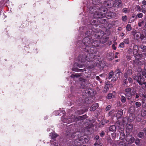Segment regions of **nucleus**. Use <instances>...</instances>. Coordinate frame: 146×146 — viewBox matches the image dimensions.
Returning <instances> with one entry per match:
<instances>
[{"label":"nucleus","instance_id":"f257e3e1","mask_svg":"<svg viewBox=\"0 0 146 146\" xmlns=\"http://www.w3.org/2000/svg\"><path fill=\"white\" fill-rule=\"evenodd\" d=\"M83 43L86 46V51L89 52V49L88 47H94L98 46L97 44L95 45L96 41L94 42L92 39H90V37H86L84 38L83 40Z\"/></svg>","mask_w":146,"mask_h":146},{"label":"nucleus","instance_id":"f03ea898","mask_svg":"<svg viewBox=\"0 0 146 146\" xmlns=\"http://www.w3.org/2000/svg\"><path fill=\"white\" fill-rule=\"evenodd\" d=\"M124 91L125 93V96L127 99L128 100L131 99L132 96L135 93L133 88H128L125 89Z\"/></svg>","mask_w":146,"mask_h":146},{"label":"nucleus","instance_id":"7ed1b4c3","mask_svg":"<svg viewBox=\"0 0 146 146\" xmlns=\"http://www.w3.org/2000/svg\"><path fill=\"white\" fill-rule=\"evenodd\" d=\"M96 7H91L89 8V11L90 13L94 14L95 17L97 18H102L105 16L104 14L101 13H98L97 11H95Z\"/></svg>","mask_w":146,"mask_h":146},{"label":"nucleus","instance_id":"20e7f679","mask_svg":"<svg viewBox=\"0 0 146 146\" xmlns=\"http://www.w3.org/2000/svg\"><path fill=\"white\" fill-rule=\"evenodd\" d=\"M84 67V64H79L78 63H75L74 64V67L72 68V70L73 71L77 72H83L84 71H86V70L84 69H78L77 68V67L80 68H83Z\"/></svg>","mask_w":146,"mask_h":146},{"label":"nucleus","instance_id":"39448f33","mask_svg":"<svg viewBox=\"0 0 146 146\" xmlns=\"http://www.w3.org/2000/svg\"><path fill=\"white\" fill-rule=\"evenodd\" d=\"M86 115H85L82 116L78 117L77 118H75L74 115H72L71 117V118H69L70 119V121L69 122L67 121H66V122L70 123L74 122V121L77 120H82L86 118Z\"/></svg>","mask_w":146,"mask_h":146},{"label":"nucleus","instance_id":"423d86ee","mask_svg":"<svg viewBox=\"0 0 146 146\" xmlns=\"http://www.w3.org/2000/svg\"><path fill=\"white\" fill-rule=\"evenodd\" d=\"M89 59H90V58H87V56H86V55H80L78 57V61L82 63L85 62L87 61H89L88 60Z\"/></svg>","mask_w":146,"mask_h":146},{"label":"nucleus","instance_id":"0eeeda50","mask_svg":"<svg viewBox=\"0 0 146 146\" xmlns=\"http://www.w3.org/2000/svg\"><path fill=\"white\" fill-rule=\"evenodd\" d=\"M132 35L134 36V38L136 39H138L139 38L141 35L140 32H137L135 30H133L131 31Z\"/></svg>","mask_w":146,"mask_h":146},{"label":"nucleus","instance_id":"6e6552de","mask_svg":"<svg viewBox=\"0 0 146 146\" xmlns=\"http://www.w3.org/2000/svg\"><path fill=\"white\" fill-rule=\"evenodd\" d=\"M126 141L128 142L129 143L131 144L134 141L135 138L133 137L131 135H128L126 137Z\"/></svg>","mask_w":146,"mask_h":146},{"label":"nucleus","instance_id":"1a4fd4ad","mask_svg":"<svg viewBox=\"0 0 146 146\" xmlns=\"http://www.w3.org/2000/svg\"><path fill=\"white\" fill-rule=\"evenodd\" d=\"M116 125L118 126L119 129L122 131L124 129V124L122 123L121 122H119V120H118V121L116 123Z\"/></svg>","mask_w":146,"mask_h":146},{"label":"nucleus","instance_id":"9d476101","mask_svg":"<svg viewBox=\"0 0 146 146\" xmlns=\"http://www.w3.org/2000/svg\"><path fill=\"white\" fill-rule=\"evenodd\" d=\"M133 64L138 66H140L141 65H143L145 63V62L143 60H137V61H136L135 60H133Z\"/></svg>","mask_w":146,"mask_h":146},{"label":"nucleus","instance_id":"9b49d317","mask_svg":"<svg viewBox=\"0 0 146 146\" xmlns=\"http://www.w3.org/2000/svg\"><path fill=\"white\" fill-rule=\"evenodd\" d=\"M133 126L131 124H127L126 126V130L128 131H131L133 129Z\"/></svg>","mask_w":146,"mask_h":146},{"label":"nucleus","instance_id":"f8f14e48","mask_svg":"<svg viewBox=\"0 0 146 146\" xmlns=\"http://www.w3.org/2000/svg\"><path fill=\"white\" fill-rule=\"evenodd\" d=\"M142 78V76L140 74H138L137 76H135L133 77V79L136 80L138 82L141 80Z\"/></svg>","mask_w":146,"mask_h":146},{"label":"nucleus","instance_id":"ddd939ff","mask_svg":"<svg viewBox=\"0 0 146 146\" xmlns=\"http://www.w3.org/2000/svg\"><path fill=\"white\" fill-rule=\"evenodd\" d=\"M116 2L113 4V6L115 7H121L122 6V3L119 1H115Z\"/></svg>","mask_w":146,"mask_h":146},{"label":"nucleus","instance_id":"4468645a","mask_svg":"<svg viewBox=\"0 0 146 146\" xmlns=\"http://www.w3.org/2000/svg\"><path fill=\"white\" fill-rule=\"evenodd\" d=\"M133 54L134 55L137 54L139 49L138 46L136 45H134L133 47Z\"/></svg>","mask_w":146,"mask_h":146},{"label":"nucleus","instance_id":"2eb2a0df","mask_svg":"<svg viewBox=\"0 0 146 146\" xmlns=\"http://www.w3.org/2000/svg\"><path fill=\"white\" fill-rule=\"evenodd\" d=\"M135 57V59L134 60H135L136 61L137 60L138 61L142 59L143 57V55L141 54H137L136 55H134Z\"/></svg>","mask_w":146,"mask_h":146},{"label":"nucleus","instance_id":"dca6fc26","mask_svg":"<svg viewBox=\"0 0 146 146\" xmlns=\"http://www.w3.org/2000/svg\"><path fill=\"white\" fill-rule=\"evenodd\" d=\"M123 111L122 110H120L118 111L116 114V117L118 119H120L123 114Z\"/></svg>","mask_w":146,"mask_h":146},{"label":"nucleus","instance_id":"f3484780","mask_svg":"<svg viewBox=\"0 0 146 146\" xmlns=\"http://www.w3.org/2000/svg\"><path fill=\"white\" fill-rule=\"evenodd\" d=\"M98 103H96L92 106L90 108V111H94L98 108Z\"/></svg>","mask_w":146,"mask_h":146},{"label":"nucleus","instance_id":"a211bd4d","mask_svg":"<svg viewBox=\"0 0 146 146\" xmlns=\"http://www.w3.org/2000/svg\"><path fill=\"white\" fill-rule=\"evenodd\" d=\"M109 130L110 131L112 132L115 131H116V127L114 125H113L109 127Z\"/></svg>","mask_w":146,"mask_h":146},{"label":"nucleus","instance_id":"6ab92c4d","mask_svg":"<svg viewBox=\"0 0 146 146\" xmlns=\"http://www.w3.org/2000/svg\"><path fill=\"white\" fill-rule=\"evenodd\" d=\"M135 110V108L134 106H131L129 110V111L131 113H134Z\"/></svg>","mask_w":146,"mask_h":146},{"label":"nucleus","instance_id":"aec40b11","mask_svg":"<svg viewBox=\"0 0 146 146\" xmlns=\"http://www.w3.org/2000/svg\"><path fill=\"white\" fill-rule=\"evenodd\" d=\"M138 83L140 85L146 84V82H144V79L143 77L141 79V80Z\"/></svg>","mask_w":146,"mask_h":146},{"label":"nucleus","instance_id":"412c9836","mask_svg":"<svg viewBox=\"0 0 146 146\" xmlns=\"http://www.w3.org/2000/svg\"><path fill=\"white\" fill-rule=\"evenodd\" d=\"M135 143L136 145L140 146V139L137 138H136L135 140Z\"/></svg>","mask_w":146,"mask_h":146},{"label":"nucleus","instance_id":"4be33fe9","mask_svg":"<svg viewBox=\"0 0 146 146\" xmlns=\"http://www.w3.org/2000/svg\"><path fill=\"white\" fill-rule=\"evenodd\" d=\"M143 15L142 13H139L137 14V16H136L135 19H137V16L139 18H141L142 17Z\"/></svg>","mask_w":146,"mask_h":146},{"label":"nucleus","instance_id":"5701e85b","mask_svg":"<svg viewBox=\"0 0 146 146\" xmlns=\"http://www.w3.org/2000/svg\"><path fill=\"white\" fill-rule=\"evenodd\" d=\"M132 29L131 25L130 24H128L127 25L126 27V29L127 31H130Z\"/></svg>","mask_w":146,"mask_h":146},{"label":"nucleus","instance_id":"b1692460","mask_svg":"<svg viewBox=\"0 0 146 146\" xmlns=\"http://www.w3.org/2000/svg\"><path fill=\"white\" fill-rule=\"evenodd\" d=\"M109 90V85L106 84L105 85L103 92H106Z\"/></svg>","mask_w":146,"mask_h":146},{"label":"nucleus","instance_id":"393cba45","mask_svg":"<svg viewBox=\"0 0 146 146\" xmlns=\"http://www.w3.org/2000/svg\"><path fill=\"white\" fill-rule=\"evenodd\" d=\"M144 136V133L143 132H139L137 135V136L138 137L141 138H142Z\"/></svg>","mask_w":146,"mask_h":146},{"label":"nucleus","instance_id":"a878e982","mask_svg":"<svg viewBox=\"0 0 146 146\" xmlns=\"http://www.w3.org/2000/svg\"><path fill=\"white\" fill-rule=\"evenodd\" d=\"M126 98L124 96H121V101L122 103H125L126 102Z\"/></svg>","mask_w":146,"mask_h":146},{"label":"nucleus","instance_id":"bb28decb","mask_svg":"<svg viewBox=\"0 0 146 146\" xmlns=\"http://www.w3.org/2000/svg\"><path fill=\"white\" fill-rule=\"evenodd\" d=\"M51 136L52 138L54 139L57 137L58 135L55 133H52Z\"/></svg>","mask_w":146,"mask_h":146},{"label":"nucleus","instance_id":"cd10ccee","mask_svg":"<svg viewBox=\"0 0 146 146\" xmlns=\"http://www.w3.org/2000/svg\"><path fill=\"white\" fill-rule=\"evenodd\" d=\"M125 135L124 133L121 132L120 134V138L122 139L125 138Z\"/></svg>","mask_w":146,"mask_h":146},{"label":"nucleus","instance_id":"c85d7f7f","mask_svg":"<svg viewBox=\"0 0 146 146\" xmlns=\"http://www.w3.org/2000/svg\"><path fill=\"white\" fill-rule=\"evenodd\" d=\"M80 76V74H73L71 75V77L73 78V77H78Z\"/></svg>","mask_w":146,"mask_h":146},{"label":"nucleus","instance_id":"c756f323","mask_svg":"<svg viewBox=\"0 0 146 146\" xmlns=\"http://www.w3.org/2000/svg\"><path fill=\"white\" fill-rule=\"evenodd\" d=\"M129 39L128 38L125 39L124 40L123 42L124 43L129 44Z\"/></svg>","mask_w":146,"mask_h":146},{"label":"nucleus","instance_id":"7c9ffc66","mask_svg":"<svg viewBox=\"0 0 146 146\" xmlns=\"http://www.w3.org/2000/svg\"><path fill=\"white\" fill-rule=\"evenodd\" d=\"M78 140V139H77L76 140H75L74 141L75 145L76 146L79 145L80 144V142H78L77 141Z\"/></svg>","mask_w":146,"mask_h":146},{"label":"nucleus","instance_id":"2f4dec72","mask_svg":"<svg viewBox=\"0 0 146 146\" xmlns=\"http://www.w3.org/2000/svg\"><path fill=\"white\" fill-rule=\"evenodd\" d=\"M113 72L112 71L110 72L109 73V76L108 77L109 79H110L111 78H112V77L113 76Z\"/></svg>","mask_w":146,"mask_h":146},{"label":"nucleus","instance_id":"473e14b6","mask_svg":"<svg viewBox=\"0 0 146 146\" xmlns=\"http://www.w3.org/2000/svg\"><path fill=\"white\" fill-rule=\"evenodd\" d=\"M112 93H110L108 94V96H107V98L109 99H111L112 98Z\"/></svg>","mask_w":146,"mask_h":146},{"label":"nucleus","instance_id":"72a5a7b5","mask_svg":"<svg viewBox=\"0 0 146 146\" xmlns=\"http://www.w3.org/2000/svg\"><path fill=\"white\" fill-rule=\"evenodd\" d=\"M141 105V103L139 102H137L135 103V106L137 108L139 107Z\"/></svg>","mask_w":146,"mask_h":146},{"label":"nucleus","instance_id":"f704fd0d","mask_svg":"<svg viewBox=\"0 0 146 146\" xmlns=\"http://www.w3.org/2000/svg\"><path fill=\"white\" fill-rule=\"evenodd\" d=\"M122 20L124 21H125L127 20V17L126 16H123L122 18Z\"/></svg>","mask_w":146,"mask_h":146},{"label":"nucleus","instance_id":"c9c22d12","mask_svg":"<svg viewBox=\"0 0 146 146\" xmlns=\"http://www.w3.org/2000/svg\"><path fill=\"white\" fill-rule=\"evenodd\" d=\"M145 38V37L144 36V35L143 34H141L139 38H140L141 40L142 41Z\"/></svg>","mask_w":146,"mask_h":146},{"label":"nucleus","instance_id":"e433bc0d","mask_svg":"<svg viewBox=\"0 0 146 146\" xmlns=\"http://www.w3.org/2000/svg\"><path fill=\"white\" fill-rule=\"evenodd\" d=\"M115 73L116 74H120V73H121V71L119 69H118L116 70L115 71Z\"/></svg>","mask_w":146,"mask_h":146},{"label":"nucleus","instance_id":"4c0bfd02","mask_svg":"<svg viewBox=\"0 0 146 146\" xmlns=\"http://www.w3.org/2000/svg\"><path fill=\"white\" fill-rule=\"evenodd\" d=\"M136 9H137V11H141V8H140V6L138 5H137Z\"/></svg>","mask_w":146,"mask_h":146},{"label":"nucleus","instance_id":"58836bf2","mask_svg":"<svg viewBox=\"0 0 146 146\" xmlns=\"http://www.w3.org/2000/svg\"><path fill=\"white\" fill-rule=\"evenodd\" d=\"M123 11L125 13H127L129 12V11L126 8H123Z\"/></svg>","mask_w":146,"mask_h":146},{"label":"nucleus","instance_id":"ea45409f","mask_svg":"<svg viewBox=\"0 0 146 146\" xmlns=\"http://www.w3.org/2000/svg\"><path fill=\"white\" fill-rule=\"evenodd\" d=\"M126 120L127 119L126 118H123L121 119V120H122V123L124 124V123H125Z\"/></svg>","mask_w":146,"mask_h":146},{"label":"nucleus","instance_id":"a19ab883","mask_svg":"<svg viewBox=\"0 0 146 146\" xmlns=\"http://www.w3.org/2000/svg\"><path fill=\"white\" fill-rule=\"evenodd\" d=\"M119 46V47L122 48H123L124 46V43L123 42H122L120 44Z\"/></svg>","mask_w":146,"mask_h":146},{"label":"nucleus","instance_id":"79ce46f5","mask_svg":"<svg viewBox=\"0 0 146 146\" xmlns=\"http://www.w3.org/2000/svg\"><path fill=\"white\" fill-rule=\"evenodd\" d=\"M128 82L127 79H125L123 80V85L127 84Z\"/></svg>","mask_w":146,"mask_h":146},{"label":"nucleus","instance_id":"37998d69","mask_svg":"<svg viewBox=\"0 0 146 146\" xmlns=\"http://www.w3.org/2000/svg\"><path fill=\"white\" fill-rule=\"evenodd\" d=\"M142 75L146 78V70L143 71L142 72Z\"/></svg>","mask_w":146,"mask_h":146},{"label":"nucleus","instance_id":"c03bdc74","mask_svg":"<svg viewBox=\"0 0 146 146\" xmlns=\"http://www.w3.org/2000/svg\"><path fill=\"white\" fill-rule=\"evenodd\" d=\"M141 114L143 116H145L146 115V109L142 112Z\"/></svg>","mask_w":146,"mask_h":146},{"label":"nucleus","instance_id":"a18cd8bd","mask_svg":"<svg viewBox=\"0 0 146 146\" xmlns=\"http://www.w3.org/2000/svg\"><path fill=\"white\" fill-rule=\"evenodd\" d=\"M128 74L129 76L131 75L132 73V71L131 70H129L126 72Z\"/></svg>","mask_w":146,"mask_h":146},{"label":"nucleus","instance_id":"49530a36","mask_svg":"<svg viewBox=\"0 0 146 146\" xmlns=\"http://www.w3.org/2000/svg\"><path fill=\"white\" fill-rule=\"evenodd\" d=\"M141 48L144 50H145L146 49V46L143 45H141L140 46Z\"/></svg>","mask_w":146,"mask_h":146},{"label":"nucleus","instance_id":"de8ad7c7","mask_svg":"<svg viewBox=\"0 0 146 146\" xmlns=\"http://www.w3.org/2000/svg\"><path fill=\"white\" fill-rule=\"evenodd\" d=\"M111 108V106L110 105H108L107 106L106 108V111H108L110 110Z\"/></svg>","mask_w":146,"mask_h":146},{"label":"nucleus","instance_id":"09e8293b","mask_svg":"<svg viewBox=\"0 0 146 146\" xmlns=\"http://www.w3.org/2000/svg\"><path fill=\"white\" fill-rule=\"evenodd\" d=\"M144 22V21H142L141 22H139L138 23L139 26L140 27H141L142 26V24H143Z\"/></svg>","mask_w":146,"mask_h":146},{"label":"nucleus","instance_id":"8fccbe9b","mask_svg":"<svg viewBox=\"0 0 146 146\" xmlns=\"http://www.w3.org/2000/svg\"><path fill=\"white\" fill-rule=\"evenodd\" d=\"M127 52L129 54H131L132 52V50L131 48H129L127 51Z\"/></svg>","mask_w":146,"mask_h":146},{"label":"nucleus","instance_id":"3c124183","mask_svg":"<svg viewBox=\"0 0 146 146\" xmlns=\"http://www.w3.org/2000/svg\"><path fill=\"white\" fill-rule=\"evenodd\" d=\"M96 79L97 80H99L100 83L102 82V81L101 80V79H100V78L99 77V76H97L96 77Z\"/></svg>","mask_w":146,"mask_h":146},{"label":"nucleus","instance_id":"603ef678","mask_svg":"<svg viewBox=\"0 0 146 146\" xmlns=\"http://www.w3.org/2000/svg\"><path fill=\"white\" fill-rule=\"evenodd\" d=\"M124 76L125 78H128V76H129L128 74L126 72L124 74Z\"/></svg>","mask_w":146,"mask_h":146},{"label":"nucleus","instance_id":"864d4df0","mask_svg":"<svg viewBox=\"0 0 146 146\" xmlns=\"http://www.w3.org/2000/svg\"><path fill=\"white\" fill-rule=\"evenodd\" d=\"M128 80L129 82L131 83L133 82L132 79L131 78H129L128 79Z\"/></svg>","mask_w":146,"mask_h":146},{"label":"nucleus","instance_id":"5fc2aeb1","mask_svg":"<svg viewBox=\"0 0 146 146\" xmlns=\"http://www.w3.org/2000/svg\"><path fill=\"white\" fill-rule=\"evenodd\" d=\"M142 4L144 5H146V1H143L142 2Z\"/></svg>","mask_w":146,"mask_h":146},{"label":"nucleus","instance_id":"6e6d98bb","mask_svg":"<svg viewBox=\"0 0 146 146\" xmlns=\"http://www.w3.org/2000/svg\"><path fill=\"white\" fill-rule=\"evenodd\" d=\"M142 10V12L144 13H145L146 12V9H143V10Z\"/></svg>","mask_w":146,"mask_h":146},{"label":"nucleus","instance_id":"4d7b16f0","mask_svg":"<svg viewBox=\"0 0 146 146\" xmlns=\"http://www.w3.org/2000/svg\"><path fill=\"white\" fill-rule=\"evenodd\" d=\"M135 95H136L135 98H137L139 97V94H137V93Z\"/></svg>","mask_w":146,"mask_h":146},{"label":"nucleus","instance_id":"13d9d810","mask_svg":"<svg viewBox=\"0 0 146 146\" xmlns=\"http://www.w3.org/2000/svg\"><path fill=\"white\" fill-rule=\"evenodd\" d=\"M145 9V6H141V10Z\"/></svg>","mask_w":146,"mask_h":146},{"label":"nucleus","instance_id":"bf43d9fd","mask_svg":"<svg viewBox=\"0 0 146 146\" xmlns=\"http://www.w3.org/2000/svg\"><path fill=\"white\" fill-rule=\"evenodd\" d=\"M99 138V136L97 135H96L95 138V139H96V140H98Z\"/></svg>","mask_w":146,"mask_h":146},{"label":"nucleus","instance_id":"052dcab7","mask_svg":"<svg viewBox=\"0 0 146 146\" xmlns=\"http://www.w3.org/2000/svg\"><path fill=\"white\" fill-rule=\"evenodd\" d=\"M112 48H113L114 49V50H116V48L115 47V45L114 44H113L112 46Z\"/></svg>","mask_w":146,"mask_h":146},{"label":"nucleus","instance_id":"680f3d73","mask_svg":"<svg viewBox=\"0 0 146 146\" xmlns=\"http://www.w3.org/2000/svg\"><path fill=\"white\" fill-rule=\"evenodd\" d=\"M127 59H128L129 60H130L131 59V57L129 56H127Z\"/></svg>","mask_w":146,"mask_h":146},{"label":"nucleus","instance_id":"e2e57ef3","mask_svg":"<svg viewBox=\"0 0 146 146\" xmlns=\"http://www.w3.org/2000/svg\"><path fill=\"white\" fill-rule=\"evenodd\" d=\"M104 135V133H102L100 134V136L101 137L103 136Z\"/></svg>","mask_w":146,"mask_h":146},{"label":"nucleus","instance_id":"0e129e2a","mask_svg":"<svg viewBox=\"0 0 146 146\" xmlns=\"http://www.w3.org/2000/svg\"><path fill=\"white\" fill-rule=\"evenodd\" d=\"M115 133H113L112 134V137H114L115 136Z\"/></svg>","mask_w":146,"mask_h":146},{"label":"nucleus","instance_id":"69168bd1","mask_svg":"<svg viewBox=\"0 0 146 146\" xmlns=\"http://www.w3.org/2000/svg\"><path fill=\"white\" fill-rule=\"evenodd\" d=\"M144 69L145 70H146V62L145 63V64Z\"/></svg>","mask_w":146,"mask_h":146},{"label":"nucleus","instance_id":"338daca9","mask_svg":"<svg viewBox=\"0 0 146 146\" xmlns=\"http://www.w3.org/2000/svg\"><path fill=\"white\" fill-rule=\"evenodd\" d=\"M143 131L145 132V134L146 135V130H144V129H143Z\"/></svg>","mask_w":146,"mask_h":146},{"label":"nucleus","instance_id":"774afa93","mask_svg":"<svg viewBox=\"0 0 146 146\" xmlns=\"http://www.w3.org/2000/svg\"><path fill=\"white\" fill-rule=\"evenodd\" d=\"M98 146H103V145L102 144H98Z\"/></svg>","mask_w":146,"mask_h":146}]
</instances>
